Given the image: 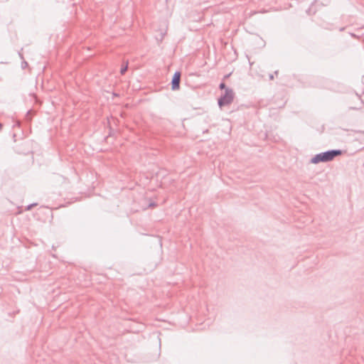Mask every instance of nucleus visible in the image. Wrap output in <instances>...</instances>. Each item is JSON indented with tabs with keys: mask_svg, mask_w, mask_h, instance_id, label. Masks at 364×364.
I'll return each instance as SVG.
<instances>
[{
	"mask_svg": "<svg viewBox=\"0 0 364 364\" xmlns=\"http://www.w3.org/2000/svg\"><path fill=\"white\" fill-rule=\"evenodd\" d=\"M127 68H128V62H127V63H125V65H123V66L121 68V69H120V73H121L122 75H124V74L126 73V71L127 70Z\"/></svg>",
	"mask_w": 364,
	"mask_h": 364,
	"instance_id": "5",
	"label": "nucleus"
},
{
	"mask_svg": "<svg viewBox=\"0 0 364 364\" xmlns=\"http://www.w3.org/2000/svg\"><path fill=\"white\" fill-rule=\"evenodd\" d=\"M342 151L340 149L328 150L315 155L311 159V163L318 164L320 162H328L332 161L335 157L341 155Z\"/></svg>",
	"mask_w": 364,
	"mask_h": 364,
	"instance_id": "1",
	"label": "nucleus"
},
{
	"mask_svg": "<svg viewBox=\"0 0 364 364\" xmlns=\"http://www.w3.org/2000/svg\"><path fill=\"white\" fill-rule=\"evenodd\" d=\"M278 73H279V72H278V70H276V71L274 72V74H270V75H269V80H274V75H278Z\"/></svg>",
	"mask_w": 364,
	"mask_h": 364,
	"instance_id": "7",
	"label": "nucleus"
},
{
	"mask_svg": "<svg viewBox=\"0 0 364 364\" xmlns=\"http://www.w3.org/2000/svg\"><path fill=\"white\" fill-rule=\"evenodd\" d=\"M181 74L179 71H177L174 73L172 80H171V89L173 90H178L180 87V82H181Z\"/></svg>",
	"mask_w": 364,
	"mask_h": 364,
	"instance_id": "3",
	"label": "nucleus"
},
{
	"mask_svg": "<svg viewBox=\"0 0 364 364\" xmlns=\"http://www.w3.org/2000/svg\"><path fill=\"white\" fill-rule=\"evenodd\" d=\"M235 97V93L231 88H225V92L218 99V105L220 107L230 105Z\"/></svg>",
	"mask_w": 364,
	"mask_h": 364,
	"instance_id": "2",
	"label": "nucleus"
},
{
	"mask_svg": "<svg viewBox=\"0 0 364 364\" xmlns=\"http://www.w3.org/2000/svg\"><path fill=\"white\" fill-rule=\"evenodd\" d=\"M37 205V203H32V204H30L28 205V206L26 207L25 210H31L33 207L36 206Z\"/></svg>",
	"mask_w": 364,
	"mask_h": 364,
	"instance_id": "6",
	"label": "nucleus"
},
{
	"mask_svg": "<svg viewBox=\"0 0 364 364\" xmlns=\"http://www.w3.org/2000/svg\"><path fill=\"white\" fill-rule=\"evenodd\" d=\"M56 181L61 182L62 183H65V184L69 183L68 179L62 176H58L56 177Z\"/></svg>",
	"mask_w": 364,
	"mask_h": 364,
	"instance_id": "4",
	"label": "nucleus"
},
{
	"mask_svg": "<svg viewBox=\"0 0 364 364\" xmlns=\"http://www.w3.org/2000/svg\"><path fill=\"white\" fill-rule=\"evenodd\" d=\"M156 205V203H149V207H155Z\"/></svg>",
	"mask_w": 364,
	"mask_h": 364,
	"instance_id": "9",
	"label": "nucleus"
},
{
	"mask_svg": "<svg viewBox=\"0 0 364 364\" xmlns=\"http://www.w3.org/2000/svg\"><path fill=\"white\" fill-rule=\"evenodd\" d=\"M219 87H220V89H221V90H223V89H225V88H227V87H226V86H225V84L224 82H221V83L220 84V85H219Z\"/></svg>",
	"mask_w": 364,
	"mask_h": 364,
	"instance_id": "8",
	"label": "nucleus"
}]
</instances>
